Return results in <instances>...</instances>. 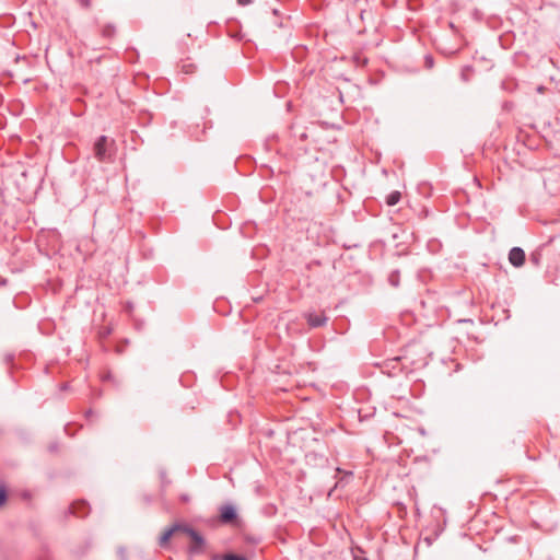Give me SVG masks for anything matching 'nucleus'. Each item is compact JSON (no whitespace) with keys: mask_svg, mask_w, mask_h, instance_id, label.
Returning a JSON list of instances; mask_svg holds the SVG:
<instances>
[{"mask_svg":"<svg viewBox=\"0 0 560 560\" xmlns=\"http://www.w3.org/2000/svg\"><path fill=\"white\" fill-rule=\"evenodd\" d=\"M509 261L514 267H522L525 262V253L520 247H513L509 253Z\"/></svg>","mask_w":560,"mask_h":560,"instance_id":"f257e3e1","label":"nucleus"},{"mask_svg":"<svg viewBox=\"0 0 560 560\" xmlns=\"http://www.w3.org/2000/svg\"><path fill=\"white\" fill-rule=\"evenodd\" d=\"M184 532L187 533V535L191 539V544H190L191 551H194V552L201 551L203 548L202 537L198 533L194 532L192 529H184Z\"/></svg>","mask_w":560,"mask_h":560,"instance_id":"f03ea898","label":"nucleus"},{"mask_svg":"<svg viewBox=\"0 0 560 560\" xmlns=\"http://www.w3.org/2000/svg\"><path fill=\"white\" fill-rule=\"evenodd\" d=\"M71 513L78 517H84L89 514V505L84 501H77L71 505Z\"/></svg>","mask_w":560,"mask_h":560,"instance_id":"7ed1b4c3","label":"nucleus"},{"mask_svg":"<svg viewBox=\"0 0 560 560\" xmlns=\"http://www.w3.org/2000/svg\"><path fill=\"white\" fill-rule=\"evenodd\" d=\"M236 514H235V510L230 506V505H226V506H223L222 510H221V520L223 522H231L235 518Z\"/></svg>","mask_w":560,"mask_h":560,"instance_id":"20e7f679","label":"nucleus"},{"mask_svg":"<svg viewBox=\"0 0 560 560\" xmlns=\"http://www.w3.org/2000/svg\"><path fill=\"white\" fill-rule=\"evenodd\" d=\"M179 527H172L166 530H164L160 537V546H165L172 538L175 532L179 530Z\"/></svg>","mask_w":560,"mask_h":560,"instance_id":"39448f33","label":"nucleus"},{"mask_svg":"<svg viewBox=\"0 0 560 560\" xmlns=\"http://www.w3.org/2000/svg\"><path fill=\"white\" fill-rule=\"evenodd\" d=\"M104 145H105V136H102L98 138V140L95 143V154L100 161L103 160Z\"/></svg>","mask_w":560,"mask_h":560,"instance_id":"423d86ee","label":"nucleus"},{"mask_svg":"<svg viewBox=\"0 0 560 560\" xmlns=\"http://www.w3.org/2000/svg\"><path fill=\"white\" fill-rule=\"evenodd\" d=\"M326 318L319 315L310 314L307 322L312 327H318L325 323Z\"/></svg>","mask_w":560,"mask_h":560,"instance_id":"0eeeda50","label":"nucleus"},{"mask_svg":"<svg viewBox=\"0 0 560 560\" xmlns=\"http://www.w3.org/2000/svg\"><path fill=\"white\" fill-rule=\"evenodd\" d=\"M400 192L399 191H393L388 195L387 199H386V203L388 206H395L396 203H398V201L400 200Z\"/></svg>","mask_w":560,"mask_h":560,"instance_id":"6e6552de","label":"nucleus"},{"mask_svg":"<svg viewBox=\"0 0 560 560\" xmlns=\"http://www.w3.org/2000/svg\"><path fill=\"white\" fill-rule=\"evenodd\" d=\"M8 493L4 485H0V508H2L7 503Z\"/></svg>","mask_w":560,"mask_h":560,"instance_id":"1a4fd4ad","label":"nucleus"},{"mask_svg":"<svg viewBox=\"0 0 560 560\" xmlns=\"http://www.w3.org/2000/svg\"><path fill=\"white\" fill-rule=\"evenodd\" d=\"M225 560H245L242 557L235 556V555H228L225 556Z\"/></svg>","mask_w":560,"mask_h":560,"instance_id":"9d476101","label":"nucleus"},{"mask_svg":"<svg viewBox=\"0 0 560 560\" xmlns=\"http://www.w3.org/2000/svg\"><path fill=\"white\" fill-rule=\"evenodd\" d=\"M238 4L241 5H247L252 2V0H237Z\"/></svg>","mask_w":560,"mask_h":560,"instance_id":"9b49d317","label":"nucleus"}]
</instances>
